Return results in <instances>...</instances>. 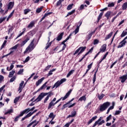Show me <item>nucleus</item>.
Returning <instances> with one entry per match:
<instances>
[{
    "instance_id": "f257e3e1",
    "label": "nucleus",
    "mask_w": 127,
    "mask_h": 127,
    "mask_svg": "<svg viewBox=\"0 0 127 127\" xmlns=\"http://www.w3.org/2000/svg\"><path fill=\"white\" fill-rule=\"evenodd\" d=\"M34 41H35V39H33L31 42L30 45L26 49L25 51L24 52V54L27 53V52H31L34 48H35L36 45H34Z\"/></svg>"
},
{
    "instance_id": "f03ea898",
    "label": "nucleus",
    "mask_w": 127,
    "mask_h": 127,
    "mask_svg": "<svg viewBox=\"0 0 127 127\" xmlns=\"http://www.w3.org/2000/svg\"><path fill=\"white\" fill-rule=\"evenodd\" d=\"M111 105V103L109 102H106L104 103L102 105L100 106L99 111L100 112H104V111H106L109 107Z\"/></svg>"
},
{
    "instance_id": "7ed1b4c3",
    "label": "nucleus",
    "mask_w": 127,
    "mask_h": 127,
    "mask_svg": "<svg viewBox=\"0 0 127 127\" xmlns=\"http://www.w3.org/2000/svg\"><path fill=\"white\" fill-rule=\"evenodd\" d=\"M103 118L102 117H100L99 119L95 122L92 127H97V126L100 127V126H102L103 124H105V120H103Z\"/></svg>"
},
{
    "instance_id": "20e7f679",
    "label": "nucleus",
    "mask_w": 127,
    "mask_h": 127,
    "mask_svg": "<svg viewBox=\"0 0 127 127\" xmlns=\"http://www.w3.org/2000/svg\"><path fill=\"white\" fill-rule=\"evenodd\" d=\"M48 95V92H42L40 94V95L38 96V97L34 101V102H40L42 99L45 97V96Z\"/></svg>"
},
{
    "instance_id": "39448f33",
    "label": "nucleus",
    "mask_w": 127,
    "mask_h": 127,
    "mask_svg": "<svg viewBox=\"0 0 127 127\" xmlns=\"http://www.w3.org/2000/svg\"><path fill=\"white\" fill-rule=\"evenodd\" d=\"M72 91H73V90L70 89L64 97H62L61 98H60L59 100H58L55 103V105H56L58 103H59V102H60L62 100V101H65V100H66V99H67V98H68V97L69 96H70V94H71V93H72Z\"/></svg>"
},
{
    "instance_id": "423d86ee",
    "label": "nucleus",
    "mask_w": 127,
    "mask_h": 127,
    "mask_svg": "<svg viewBox=\"0 0 127 127\" xmlns=\"http://www.w3.org/2000/svg\"><path fill=\"white\" fill-rule=\"evenodd\" d=\"M72 34L73 33H71L69 35V36L61 43V45H64L62 49V51H64V50H65V48H66V44H65V43L67 42V41H68V40H69L70 38H71Z\"/></svg>"
},
{
    "instance_id": "0eeeda50",
    "label": "nucleus",
    "mask_w": 127,
    "mask_h": 127,
    "mask_svg": "<svg viewBox=\"0 0 127 127\" xmlns=\"http://www.w3.org/2000/svg\"><path fill=\"white\" fill-rule=\"evenodd\" d=\"M30 35V36H29ZM30 36H33V33H32L31 32H29L27 35H26V38L25 39V40H24L21 45V46H23L24 45H25L26 44V43L27 42V41H28L29 40H30Z\"/></svg>"
},
{
    "instance_id": "6e6552de",
    "label": "nucleus",
    "mask_w": 127,
    "mask_h": 127,
    "mask_svg": "<svg viewBox=\"0 0 127 127\" xmlns=\"http://www.w3.org/2000/svg\"><path fill=\"white\" fill-rule=\"evenodd\" d=\"M37 112V110H35L33 112H30L28 114H27L24 117L22 118L21 120V122H23L26 119H28V118H30L33 114L36 113Z\"/></svg>"
},
{
    "instance_id": "1a4fd4ad",
    "label": "nucleus",
    "mask_w": 127,
    "mask_h": 127,
    "mask_svg": "<svg viewBox=\"0 0 127 127\" xmlns=\"http://www.w3.org/2000/svg\"><path fill=\"white\" fill-rule=\"evenodd\" d=\"M97 29H98V28H95V29L93 31L89 33L87 35H86L85 37L86 41H89V40L91 39L92 36L93 35V34H94V33L96 32V30H97Z\"/></svg>"
},
{
    "instance_id": "9d476101",
    "label": "nucleus",
    "mask_w": 127,
    "mask_h": 127,
    "mask_svg": "<svg viewBox=\"0 0 127 127\" xmlns=\"http://www.w3.org/2000/svg\"><path fill=\"white\" fill-rule=\"evenodd\" d=\"M69 104V103L68 102H67L66 103L64 104L63 106L62 110H64V109H66V108H68L69 109H70V108H72V107H74V106H75V105H76V103H73L72 104H71L69 106L68 105Z\"/></svg>"
},
{
    "instance_id": "9b49d317",
    "label": "nucleus",
    "mask_w": 127,
    "mask_h": 127,
    "mask_svg": "<svg viewBox=\"0 0 127 127\" xmlns=\"http://www.w3.org/2000/svg\"><path fill=\"white\" fill-rule=\"evenodd\" d=\"M52 95H53V93H52V91H50L48 92V95L44 100V104H46V103H47V101L49 100V98H50V97H52Z\"/></svg>"
},
{
    "instance_id": "f8f14e48",
    "label": "nucleus",
    "mask_w": 127,
    "mask_h": 127,
    "mask_svg": "<svg viewBox=\"0 0 127 127\" xmlns=\"http://www.w3.org/2000/svg\"><path fill=\"white\" fill-rule=\"evenodd\" d=\"M127 42L125 39H124L120 43L118 46V48H122V47H124V46H126V44H127Z\"/></svg>"
},
{
    "instance_id": "ddd939ff",
    "label": "nucleus",
    "mask_w": 127,
    "mask_h": 127,
    "mask_svg": "<svg viewBox=\"0 0 127 127\" xmlns=\"http://www.w3.org/2000/svg\"><path fill=\"white\" fill-rule=\"evenodd\" d=\"M13 6H14V2L10 1L7 5V8L9 10H11L13 8Z\"/></svg>"
},
{
    "instance_id": "4468645a",
    "label": "nucleus",
    "mask_w": 127,
    "mask_h": 127,
    "mask_svg": "<svg viewBox=\"0 0 127 127\" xmlns=\"http://www.w3.org/2000/svg\"><path fill=\"white\" fill-rule=\"evenodd\" d=\"M76 110L73 109V111L71 112V115H69L67 117V119H69V118H74V117L76 116Z\"/></svg>"
},
{
    "instance_id": "2eb2a0df",
    "label": "nucleus",
    "mask_w": 127,
    "mask_h": 127,
    "mask_svg": "<svg viewBox=\"0 0 127 127\" xmlns=\"http://www.w3.org/2000/svg\"><path fill=\"white\" fill-rule=\"evenodd\" d=\"M63 35H64V32H62L59 34L58 36L56 38L57 41H60V40H62V38H63Z\"/></svg>"
},
{
    "instance_id": "dca6fc26",
    "label": "nucleus",
    "mask_w": 127,
    "mask_h": 127,
    "mask_svg": "<svg viewBox=\"0 0 127 127\" xmlns=\"http://www.w3.org/2000/svg\"><path fill=\"white\" fill-rule=\"evenodd\" d=\"M120 79L121 80V83H125V82H126V81L127 80V75H123L120 77Z\"/></svg>"
},
{
    "instance_id": "f3484780",
    "label": "nucleus",
    "mask_w": 127,
    "mask_h": 127,
    "mask_svg": "<svg viewBox=\"0 0 127 127\" xmlns=\"http://www.w3.org/2000/svg\"><path fill=\"white\" fill-rule=\"evenodd\" d=\"M78 24H79V25H77L75 30L73 32V33L74 32L75 34H77L79 32V28H80V26H81L82 24V22L81 21L78 22Z\"/></svg>"
},
{
    "instance_id": "a211bd4d",
    "label": "nucleus",
    "mask_w": 127,
    "mask_h": 127,
    "mask_svg": "<svg viewBox=\"0 0 127 127\" xmlns=\"http://www.w3.org/2000/svg\"><path fill=\"white\" fill-rule=\"evenodd\" d=\"M8 32H7V34H9V33L10 32H12V30H13V29H14V26H13V25H9L8 26Z\"/></svg>"
},
{
    "instance_id": "6ab92c4d",
    "label": "nucleus",
    "mask_w": 127,
    "mask_h": 127,
    "mask_svg": "<svg viewBox=\"0 0 127 127\" xmlns=\"http://www.w3.org/2000/svg\"><path fill=\"white\" fill-rule=\"evenodd\" d=\"M45 79V77H42L41 79H39L36 82V85L37 86H39L40 84L42 83L43 80Z\"/></svg>"
},
{
    "instance_id": "aec40b11",
    "label": "nucleus",
    "mask_w": 127,
    "mask_h": 127,
    "mask_svg": "<svg viewBox=\"0 0 127 127\" xmlns=\"http://www.w3.org/2000/svg\"><path fill=\"white\" fill-rule=\"evenodd\" d=\"M29 112H30V108H27V109H26L25 110L21 112L20 114L22 116H23V115H24V114H28Z\"/></svg>"
},
{
    "instance_id": "412c9836",
    "label": "nucleus",
    "mask_w": 127,
    "mask_h": 127,
    "mask_svg": "<svg viewBox=\"0 0 127 127\" xmlns=\"http://www.w3.org/2000/svg\"><path fill=\"white\" fill-rule=\"evenodd\" d=\"M98 118L97 116H94L91 119H90L88 122H87V126H89V125H90V124H92L94 121H95L97 118Z\"/></svg>"
},
{
    "instance_id": "4be33fe9",
    "label": "nucleus",
    "mask_w": 127,
    "mask_h": 127,
    "mask_svg": "<svg viewBox=\"0 0 127 127\" xmlns=\"http://www.w3.org/2000/svg\"><path fill=\"white\" fill-rule=\"evenodd\" d=\"M23 84H24V81H22L19 84V86L18 88V91H19V93H21V91H22V87L23 86Z\"/></svg>"
},
{
    "instance_id": "5701e85b",
    "label": "nucleus",
    "mask_w": 127,
    "mask_h": 127,
    "mask_svg": "<svg viewBox=\"0 0 127 127\" xmlns=\"http://www.w3.org/2000/svg\"><path fill=\"white\" fill-rule=\"evenodd\" d=\"M107 49V45L106 44H104L102 48L100 49L99 51L100 53H103V52H105V51H106V50Z\"/></svg>"
},
{
    "instance_id": "b1692460",
    "label": "nucleus",
    "mask_w": 127,
    "mask_h": 127,
    "mask_svg": "<svg viewBox=\"0 0 127 127\" xmlns=\"http://www.w3.org/2000/svg\"><path fill=\"white\" fill-rule=\"evenodd\" d=\"M99 69V67L97 69L96 71L95 72L94 74L93 75V84H95V82H96V79H97L96 76H97V72H98V70Z\"/></svg>"
},
{
    "instance_id": "393cba45",
    "label": "nucleus",
    "mask_w": 127,
    "mask_h": 127,
    "mask_svg": "<svg viewBox=\"0 0 127 127\" xmlns=\"http://www.w3.org/2000/svg\"><path fill=\"white\" fill-rule=\"evenodd\" d=\"M112 13V11H108L105 14V17L107 18V20L110 19V17L111 16V14Z\"/></svg>"
},
{
    "instance_id": "a878e982",
    "label": "nucleus",
    "mask_w": 127,
    "mask_h": 127,
    "mask_svg": "<svg viewBox=\"0 0 127 127\" xmlns=\"http://www.w3.org/2000/svg\"><path fill=\"white\" fill-rule=\"evenodd\" d=\"M48 83V82H46L40 88H39L37 90V92H39L40 91H41V90H43V89H45L47 86H46V84Z\"/></svg>"
},
{
    "instance_id": "bb28decb",
    "label": "nucleus",
    "mask_w": 127,
    "mask_h": 127,
    "mask_svg": "<svg viewBox=\"0 0 127 127\" xmlns=\"http://www.w3.org/2000/svg\"><path fill=\"white\" fill-rule=\"evenodd\" d=\"M35 25V21H32L30 24L27 26V28H32L33 26Z\"/></svg>"
},
{
    "instance_id": "cd10ccee",
    "label": "nucleus",
    "mask_w": 127,
    "mask_h": 127,
    "mask_svg": "<svg viewBox=\"0 0 127 127\" xmlns=\"http://www.w3.org/2000/svg\"><path fill=\"white\" fill-rule=\"evenodd\" d=\"M86 100H87V98L86 97V95H85L80 97L78 99V101L82 102V101H84V102H86Z\"/></svg>"
},
{
    "instance_id": "c85d7f7f",
    "label": "nucleus",
    "mask_w": 127,
    "mask_h": 127,
    "mask_svg": "<svg viewBox=\"0 0 127 127\" xmlns=\"http://www.w3.org/2000/svg\"><path fill=\"white\" fill-rule=\"evenodd\" d=\"M61 85V83L60 82V81H58L57 82L55 83V84L53 85L52 89H54V88H58L59 86Z\"/></svg>"
},
{
    "instance_id": "c756f323",
    "label": "nucleus",
    "mask_w": 127,
    "mask_h": 127,
    "mask_svg": "<svg viewBox=\"0 0 127 127\" xmlns=\"http://www.w3.org/2000/svg\"><path fill=\"white\" fill-rule=\"evenodd\" d=\"M55 105V103L52 101H51V102L49 103V106L48 107V110H50V109H51L52 107H54Z\"/></svg>"
},
{
    "instance_id": "7c9ffc66",
    "label": "nucleus",
    "mask_w": 127,
    "mask_h": 127,
    "mask_svg": "<svg viewBox=\"0 0 127 127\" xmlns=\"http://www.w3.org/2000/svg\"><path fill=\"white\" fill-rule=\"evenodd\" d=\"M21 117H23V116H22V115L20 113V114H19V115L17 116L15 118V119H14V121H13L14 123H16L17 122H18V120H19V118H20Z\"/></svg>"
},
{
    "instance_id": "2f4dec72",
    "label": "nucleus",
    "mask_w": 127,
    "mask_h": 127,
    "mask_svg": "<svg viewBox=\"0 0 127 127\" xmlns=\"http://www.w3.org/2000/svg\"><path fill=\"white\" fill-rule=\"evenodd\" d=\"M113 34H114V32H111V33L107 35V36L105 37V40H108V39L111 38L112 36H113Z\"/></svg>"
},
{
    "instance_id": "473e14b6",
    "label": "nucleus",
    "mask_w": 127,
    "mask_h": 127,
    "mask_svg": "<svg viewBox=\"0 0 127 127\" xmlns=\"http://www.w3.org/2000/svg\"><path fill=\"white\" fill-rule=\"evenodd\" d=\"M127 29H126L125 30L123 31L121 35V37L123 38V37H125V36H126V35H127Z\"/></svg>"
},
{
    "instance_id": "72a5a7b5",
    "label": "nucleus",
    "mask_w": 127,
    "mask_h": 127,
    "mask_svg": "<svg viewBox=\"0 0 127 127\" xmlns=\"http://www.w3.org/2000/svg\"><path fill=\"white\" fill-rule=\"evenodd\" d=\"M74 72H75V70L74 69H72L69 71L66 75V78H69V77H70V76H71V75H72Z\"/></svg>"
},
{
    "instance_id": "f704fd0d",
    "label": "nucleus",
    "mask_w": 127,
    "mask_h": 127,
    "mask_svg": "<svg viewBox=\"0 0 127 127\" xmlns=\"http://www.w3.org/2000/svg\"><path fill=\"white\" fill-rule=\"evenodd\" d=\"M86 50V47H83L81 50L80 51L78 52V56L80 55V54H82L84 51Z\"/></svg>"
},
{
    "instance_id": "c9c22d12",
    "label": "nucleus",
    "mask_w": 127,
    "mask_h": 127,
    "mask_svg": "<svg viewBox=\"0 0 127 127\" xmlns=\"http://www.w3.org/2000/svg\"><path fill=\"white\" fill-rule=\"evenodd\" d=\"M14 73H15V71L12 70L11 71L9 72V75H8V78H12V76L14 74Z\"/></svg>"
},
{
    "instance_id": "e433bc0d",
    "label": "nucleus",
    "mask_w": 127,
    "mask_h": 127,
    "mask_svg": "<svg viewBox=\"0 0 127 127\" xmlns=\"http://www.w3.org/2000/svg\"><path fill=\"white\" fill-rule=\"evenodd\" d=\"M43 7H44L43 6H42L40 8H38L36 10V12H37V13H40V12H41V11H42Z\"/></svg>"
},
{
    "instance_id": "4c0bfd02",
    "label": "nucleus",
    "mask_w": 127,
    "mask_h": 127,
    "mask_svg": "<svg viewBox=\"0 0 127 127\" xmlns=\"http://www.w3.org/2000/svg\"><path fill=\"white\" fill-rule=\"evenodd\" d=\"M75 11H76V10L73 9L67 14L66 16H65V17H67V16H69V15L73 14V13H74Z\"/></svg>"
},
{
    "instance_id": "58836bf2",
    "label": "nucleus",
    "mask_w": 127,
    "mask_h": 127,
    "mask_svg": "<svg viewBox=\"0 0 127 127\" xmlns=\"http://www.w3.org/2000/svg\"><path fill=\"white\" fill-rule=\"evenodd\" d=\"M103 14H104V12H101L98 17V18H97V22H99V21H100V20H101V18H102V16H103Z\"/></svg>"
},
{
    "instance_id": "ea45409f",
    "label": "nucleus",
    "mask_w": 127,
    "mask_h": 127,
    "mask_svg": "<svg viewBox=\"0 0 127 127\" xmlns=\"http://www.w3.org/2000/svg\"><path fill=\"white\" fill-rule=\"evenodd\" d=\"M84 47H80L76 51L73 53V55H76V54L79 53L80 50H81Z\"/></svg>"
},
{
    "instance_id": "a19ab883",
    "label": "nucleus",
    "mask_w": 127,
    "mask_h": 127,
    "mask_svg": "<svg viewBox=\"0 0 127 127\" xmlns=\"http://www.w3.org/2000/svg\"><path fill=\"white\" fill-rule=\"evenodd\" d=\"M127 8V2L124 3L122 5V9L123 10H125Z\"/></svg>"
},
{
    "instance_id": "79ce46f5",
    "label": "nucleus",
    "mask_w": 127,
    "mask_h": 127,
    "mask_svg": "<svg viewBox=\"0 0 127 127\" xmlns=\"http://www.w3.org/2000/svg\"><path fill=\"white\" fill-rule=\"evenodd\" d=\"M6 42H7V40H4L3 44H2L1 47H0V50H2L3 48H4V46H5V44H6Z\"/></svg>"
},
{
    "instance_id": "37998d69",
    "label": "nucleus",
    "mask_w": 127,
    "mask_h": 127,
    "mask_svg": "<svg viewBox=\"0 0 127 127\" xmlns=\"http://www.w3.org/2000/svg\"><path fill=\"white\" fill-rule=\"evenodd\" d=\"M12 113H13V109H10L5 113V115H7L8 114H11Z\"/></svg>"
},
{
    "instance_id": "c03bdc74",
    "label": "nucleus",
    "mask_w": 127,
    "mask_h": 127,
    "mask_svg": "<svg viewBox=\"0 0 127 127\" xmlns=\"http://www.w3.org/2000/svg\"><path fill=\"white\" fill-rule=\"evenodd\" d=\"M17 47H18V44H17L14 46L12 47V48H10L9 50H16V49H17Z\"/></svg>"
},
{
    "instance_id": "a18cd8bd",
    "label": "nucleus",
    "mask_w": 127,
    "mask_h": 127,
    "mask_svg": "<svg viewBox=\"0 0 127 127\" xmlns=\"http://www.w3.org/2000/svg\"><path fill=\"white\" fill-rule=\"evenodd\" d=\"M73 5H74V4L73 3L69 4L67 7V10H70V9H72V8H73Z\"/></svg>"
},
{
    "instance_id": "49530a36",
    "label": "nucleus",
    "mask_w": 127,
    "mask_h": 127,
    "mask_svg": "<svg viewBox=\"0 0 127 127\" xmlns=\"http://www.w3.org/2000/svg\"><path fill=\"white\" fill-rule=\"evenodd\" d=\"M30 11H31V10L28 9V8H27V9H25L24 10V14H27V13H28V12H30Z\"/></svg>"
},
{
    "instance_id": "de8ad7c7",
    "label": "nucleus",
    "mask_w": 127,
    "mask_h": 127,
    "mask_svg": "<svg viewBox=\"0 0 127 127\" xmlns=\"http://www.w3.org/2000/svg\"><path fill=\"white\" fill-rule=\"evenodd\" d=\"M19 99H20V96H18V97H16L14 100V104H16L18 101H19Z\"/></svg>"
},
{
    "instance_id": "09e8293b",
    "label": "nucleus",
    "mask_w": 127,
    "mask_h": 127,
    "mask_svg": "<svg viewBox=\"0 0 127 127\" xmlns=\"http://www.w3.org/2000/svg\"><path fill=\"white\" fill-rule=\"evenodd\" d=\"M63 1H64V0H59L57 2V6H59L61 3H62Z\"/></svg>"
},
{
    "instance_id": "8fccbe9b",
    "label": "nucleus",
    "mask_w": 127,
    "mask_h": 127,
    "mask_svg": "<svg viewBox=\"0 0 127 127\" xmlns=\"http://www.w3.org/2000/svg\"><path fill=\"white\" fill-rule=\"evenodd\" d=\"M114 6H115V3H114L113 2L111 3H109L108 5V7H113Z\"/></svg>"
},
{
    "instance_id": "3c124183",
    "label": "nucleus",
    "mask_w": 127,
    "mask_h": 127,
    "mask_svg": "<svg viewBox=\"0 0 127 127\" xmlns=\"http://www.w3.org/2000/svg\"><path fill=\"white\" fill-rule=\"evenodd\" d=\"M24 71V69H20V70L17 72V75H21V74L23 73Z\"/></svg>"
},
{
    "instance_id": "603ef678",
    "label": "nucleus",
    "mask_w": 127,
    "mask_h": 127,
    "mask_svg": "<svg viewBox=\"0 0 127 127\" xmlns=\"http://www.w3.org/2000/svg\"><path fill=\"white\" fill-rule=\"evenodd\" d=\"M54 117H56V115H54V113L52 112L49 115V118H50V119H51V118H53Z\"/></svg>"
},
{
    "instance_id": "864d4df0",
    "label": "nucleus",
    "mask_w": 127,
    "mask_h": 127,
    "mask_svg": "<svg viewBox=\"0 0 127 127\" xmlns=\"http://www.w3.org/2000/svg\"><path fill=\"white\" fill-rule=\"evenodd\" d=\"M117 63H118V60H117L114 63H113L111 64V65L110 66V69H112V68H113V67H114V66H115V65H116Z\"/></svg>"
},
{
    "instance_id": "5fc2aeb1",
    "label": "nucleus",
    "mask_w": 127,
    "mask_h": 127,
    "mask_svg": "<svg viewBox=\"0 0 127 127\" xmlns=\"http://www.w3.org/2000/svg\"><path fill=\"white\" fill-rule=\"evenodd\" d=\"M104 97H105V94H102L101 95L98 96V98L99 100H102V99H103V98H104Z\"/></svg>"
},
{
    "instance_id": "6e6d98bb",
    "label": "nucleus",
    "mask_w": 127,
    "mask_h": 127,
    "mask_svg": "<svg viewBox=\"0 0 127 127\" xmlns=\"http://www.w3.org/2000/svg\"><path fill=\"white\" fill-rule=\"evenodd\" d=\"M65 81H67V79L66 78H62L60 81V83H61V84H63Z\"/></svg>"
},
{
    "instance_id": "4d7b16f0",
    "label": "nucleus",
    "mask_w": 127,
    "mask_h": 127,
    "mask_svg": "<svg viewBox=\"0 0 127 127\" xmlns=\"http://www.w3.org/2000/svg\"><path fill=\"white\" fill-rule=\"evenodd\" d=\"M15 79H16V76H13L10 79V83H12V82H13L14 81V80H15Z\"/></svg>"
},
{
    "instance_id": "13d9d810",
    "label": "nucleus",
    "mask_w": 127,
    "mask_h": 127,
    "mask_svg": "<svg viewBox=\"0 0 127 127\" xmlns=\"http://www.w3.org/2000/svg\"><path fill=\"white\" fill-rule=\"evenodd\" d=\"M122 113V111L118 110L115 112V113L114 114V116H118L120 115Z\"/></svg>"
},
{
    "instance_id": "bf43d9fd",
    "label": "nucleus",
    "mask_w": 127,
    "mask_h": 127,
    "mask_svg": "<svg viewBox=\"0 0 127 127\" xmlns=\"http://www.w3.org/2000/svg\"><path fill=\"white\" fill-rule=\"evenodd\" d=\"M51 68V65H48L44 69V71H48Z\"/></svg>"
},
{
    "instance_id": "052dcab7",
    "label": "nucleus",
    "mask_w": 127,
    "mask_h": 127,
    "mask_svg": "<svg viewBox=\"0 0 127 127\" xmlns=\"http://www.w3.org/2000/svg\"><path fill=\"white\" fill-rule=\"evenodd\" d=\"M110 120H112V115H110L108 117L106 118V122H109Z\"/></svg>"
},
{
    "instance_id": "680f3d73",
    "label": "nucleus",
    "mask_w": 127,
    "mask_h": 127,
    "mask_svg": "<svg viewBox=\"0 0 127 127\" xmlns=\"http://www.w3.org/2000/svg\"><path fill=\"white\" fill-rule=\"evenodd\" d=\"M99 43V40L98 39H94V42H93V44L94 45H97Z\"/></svg>"
},
{
    "instance_id": "e2e57ef3",
    "label": "nucleus",
    "mask_w": 127,
    "mask_h": 127,
    "mask_svg": "<svg viewBox=\"0 0 127 127\" xmlns=\"http://www.w3.org/2000/svg\"><path fill=\"white\" fill-rule=\"evenodd\" d=\"M84 7H85V6L84 5V4H81L79 8H78V10H82L84 9Z\"/></svg>"
},
{
    "instance_id": "0e129e2a",
    "label": "nucleus",
    "mask_w": 127,
    "mask_h": 127,
    "mask_svg": "<svg viewBox=\"0 0 127 127\" xmlns=\"http://www.w3.org/2000/svg\"><path fill=\"white\" fill-rule=\"evenodd\" d=\"M6 19V17H4L3 18H0V23H2L3 21H4V20Z\"/></svg>"
},
{
    "instance_id": "69168bd1",
    "label": "nucleus",
    "mask_w": 127,
    "mask_h": 127,
    "mask_svg": "<svg viewBox=\"0 0 127 127\" xmlns=\"http://www.w3.org/2000/svg\"><path fill=\"white\" fill-rule=\"evenodd\" d=\"M108 54H109V52H106V53L103 56V58L101 59L103 60H105V59H106V58H107V56H108Z\"/></svg>"
},
{
    "instance_id": "338daca9",
    "label": "nucleus",
    "mask_w": 127,
    "mask_h": 127,
    "mask_svg": "<svg viewBox=\"0 0 127 127\" xmlns=\"http://www.w3.org/2000/svg\"><path fill=\"white\" fill-rule=\"evenodd\" d=\"M108 54H109V52H106V53L103 56V58L101 59L103 60H105V59H106V58H107V56H108Z\"/></svg>"
},
{
    "instance_id": "774afa93",
    "label": "nucleus",
    "mask_w": 127,
    "mask_h": 127,
    "mask_svg": "<svg viewBox=\"0 0 127 127\" xmlns=\"http://www.w3.org/2000/svg\"><path fill=\"white\" fill-rule=\"evenodd\" d=\"M29 60H30V56H28L26 59L24 61V63H26V62H28V61H29Z\"/></svg>"
}]
</instances>
